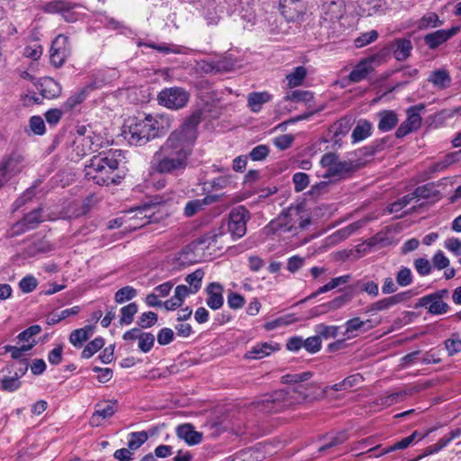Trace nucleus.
<instances>
[{"instance_id":"1","label":"nucleus","mask_w":461,"mask_h":461,"mask_svg":"<svg viewBox=\"0 0 461 461\" xmlns=\"http://www.w3.org/2000/svg\"><path fill=\"white\" fill-rule=\"evenodd\" d=\"M200 122L201 115L194 113L169 134L152 157L151 167L154 171L164 175L178 176L186 169Z\"/></svg>"},{"instance_id":"2","label":"nucleus","mask_w":461,"mask_h":461,"mask_svg":"<svg viewBox=\"0 0 461 461\" xmlns=\"http://www.w3.org/2000/svg\"><path fill=\"white\" fill-rule=\"evenodd\" d=\"M121 149H110L94 156L86 167V176L99 185L117 184L119 164L124 159Z\"/></svg>"},{"instance_id":"3","label":"nucleus","mask_w":461,"mask_h":461,"mask_svg":"<svg viewBox=\"0 0 461 461\" xmlns=\"http://www.w3.org/2000/svg\"><path fill=\"white\" fill-rule=\"evenodd\" d=\"M162 132L158 120L152 115L130 119L122 131L124 138L134 146H142Z\"/></svg>"},{"instance_id":"4","label":"nucleus","mask_w":461,"mask_h":461,"mask_svg":"<svg viewBox=\"0 0 461 461\" xmlns=\"http://www.w3.org/2000/svg\"><path fill=\"white\" fill-rule=\"evenodd\" d=\"M129 227L137 229L149 223L158 222L168 215V210L161 202L144 203L127 212Z\"/></svg>"},{"instance_id":"5","label":"nucleus","mask_w":461,"mask_h":461,"mask_svg":"<svg viewBox=\"0 0 461 461\" xmlns=\"http://www.w3.org/2000/svg\"><path fill=\"white\" fill-rule=\"evenodd\" d=\"M290 393V392H285V390H278L271 394L262 395L254 402V407L259 412L276 413L305 400V395L293 400L289 396Z\"/></svg>"},{"instance_id":"6","label":"nucleus","mask_w":461,"mask_h":461,"mask_svg":"<svg viewBox=\"0 0 461 461\" xmlns=\"http://www.w3.org/2000/svg\"><path fill=\"white\" fill-rule=\"evenodd\" d=\"M85 128L77 130L80 137L74 141L75 151L78 157H84L92 152H97L101 149L107 148L113 141L104 137L101 133L90 132L86 136Z\"/></svg>"},{"instance_id":"7","label":"nucleus","mask_w":461,"mask_h":461,"mask_svg":"<svg viewBox=\"0 0 461 461\" xmlns=\"http://www.w3.org/2000/svg\"><path fill=\"white\" fill-rule=\"evenodd\" d=\"M388 55L387 50H381L372 56L361 59L351 70L348 80L352 83H358L365 80L375 68L384 63Z\"/></svg>"},{"instance_id":"8","label":"nucleus","mask_w":461,"mask_h":461,"mask_svg":"<svg viewBox=\"0 0 461 461\" xmlns=\"http://www.w3.org/2000/svg\"><path fill=\"white\" fill-rule=\"evenodd\" d=\"M188 100V92L177 86L165 88L158 95V104L172 110L183 108Z\"/></svg>"},{"instance_id":"9","label":"nucleus","mask_w":461,"mask_h":461,"mask_svg":"<svg viewBox=\"0 0 461 461\" xmlns=\"http://www.w3.org/2000/svg\"><path fill=\"white\" fill-rule=\"evenodd\" d=\"M249 212L244 206L233 208L229 214L228 228L233 239H240L246 234Z\"/></svg>"},{"instance_id":"10","label":"nucleus","mask_w":461,"mask_h":461,"mask_svg":"<svg viewBox=\"0 0 461 461\" xmlns=\"http://www.w3.org/2000/svg\"><path fill=\"white\" fill-rule=\"evenodd\" d=\"M425 109L423 104L411 106L407 109V118L402 122L395 131L396 138H403L411 132L417 131L421 125L420 113Z\"/></svg>"},{"instance_id":"11","label":"nucleus","mask_w":461,"mask_h":461,"mask_svg":"<svg viewBox=\"0 0 461 461\" xmlns=\"http://www.w3.org/2000/svg\"><path fill=\"white\" fill-rule=\"evenodd\" d=\"M71 54V47L68 42V37L64 34H59L52 41L50 48V63L55 68L61 67Z\"/></svg>"},{"instance_id":"12","label":"nucleus","mask_w":461,"mask_h":461,"mask_svg":"<svg viewBox=\"0 0 461 461\" xmlns=\"http://www.w3.org/2000/svg\"><path fill=\"white\" fill-rule=\"evenodd\" d=\"M23 161L21 155L14 153L0 162V188L21 172Z\"/></svg>"},{"instance_id":"13","label":"nucleus","mask_w":461,"mask_h":461,"mask_svg":"<svg viewBox=\"0 0 461 461\" xmlns=\"http://www.w3.org/2000/svg\"><path fill=\"white\" fill-rule=\"evenodd\" d=\"M309 221H300L296 225L291 215L281 214L278 218L273 220L268 224V228L273 232L291 233L292 235L297 234L298 230L303 229Z\"/></svg>"},{"instance_id":"14","label":"nucleus","mask_w":461,"mask_h":461,"mask_svg":"<svg viewBox=\"0 0 461 461\" xmlns=\"http://www.w3.org/2000/svg\"><path fill=\"white\" fill-rule=\"evenodd\" d=\"M345 5L342 0H325L321 5V23H333L344 14Z\"/></svg>"},{"instance_id":"15","label":"nucleus","mask_w":461,"mask_h":461,"mask_svg":"<svg viewBox=\"0 0 461 461\" xmlns=\"http://www.w3.org/2000/svg\"><path fill=\"white\" fill-rule=\"evenodd\" d=\"M414 295V293L412 290H408L404 292H401L398 294H395L392 296L383 298L381 300H378L369 305V307L366 310V312H381L390 309L391 307L404 303L408 300H410Z\"/></svg>"},{"instance_id":"16","label":"nucleus","mask_w":461,"mask_h":461,"mask_svg":"<svg viewBox=\"0 0 461 461\" xmlns=\"http://www.w3.org/2000/svg\"><path fill=\"white\" fill-rule=\"evenodd\" d=\"M311 372H302L297 374H288L282 377V381L284 384H294V386L289 390H285V392H290V397L293 400L299 398L302 395H305V399L307 398V394L304 393L305 386L302 384V382L307 381L312 377Z\"/></svg>"},{"instance_id":"17","label":"nucleus","mask_w":461,"mask_h":461,"mask_svg":"<svg viewBox=\"0 0 461 461\" xmlns=\"http://www.w3.org/2000/svg\"><path fill=\"white\" fill-rule=\"evenodd\" d=\"M279 7L282 15L288 22L299 21L306 11L303 0H279Z\"/></svg>"},{"instance_id":"18","label":"nucleus","mask_w":461,"mask_h":461,"mask_svg":"<svg viewBox=\"0 0 461 461\" xmlns=\"http://www.w3.org/2000/svg\"><path fill=\"white\" fill-rule=\"evenodd\" d=\"M118 409V402L116 400L102 401L95 404V412L93 413L90 422L94 426H99L101 420L111 418Z\"/></svg>"},{"instance_id":"19","label":"nucleus","mask_w":461,"mask_h":461,"mask_svg":"<svg viewBox=\"0 0 461 461\" xmlns=\"http://www.w3.org/2000/svg\"><path fill=\"white\" fill-rule=\"evenodd\" d=\"M208 295L206 304L212 310H218L223 305V286L219 283H211L205 288Z\"/></svg>"},{"instance_id":"20","label":"nucleus","mask_w":461,"mask_h":461,"mask_svg":"<svg viewBox=\"0 0 461 461\" xmlns=\"http://www.w3.org/2000/svg\"><path fill=\"white\" fill-rule=\"evenodd\" d=\"M415 307H425L429 313L434 315L446 313L449 309L447 303L429 295L420 298Z\"/></svg>"},{"instance_id":"21","label":"nucleus","mask_w":461,"mask_h":461,"mask_svg":"<svg viewBox=\"0 0 461 461\" xmlns=\"http://www.w3.org/2000/svg\"><path fill=\"white\" fill-rule=\"evenodd\" d=\"M176 435L189 446L199 444L203 438V434L196 431L194 426L189 423L179 425L176 428Z\"/></svg>"},{"instance_id":"22","label":"nucleus","mask_w":461,"mask_h":461,"mask_svg":"<svg viewBox=\"0 0 461 461\" xmlns=\"http://www.w3.org/2000/svg\"><path fill=\"white\" fill-rule=\"evenodd\" d=\"M352 298H353L352 293H345L326 303L317 306L314 309V311H315L314 314L319 315V314L328 312L330 311H335L337 309H339L342 306L348 303L352 300Z\"/></svg>"},{"instance_id":"23","label":"nucleus","mask_w":461,"mask_h":461,"mask_svg":"<svg viewBox=\"0 0 461 461\" xmlns=\"http://www.w3.org/2000/svg\"><path fill=\"white\" fill-rule=\"evenodd\" d=\"M278 349V344L264 342L252 347L249 351H247L245 357L248 359H261Z\"/></svg>"},{"instance_id":"24","label":"nucleus","mask_w":461,"mask_h":461,"mask_svg":"<svg viewBox=\"0 0 461 461\" xmlns=\"http://www.w3.org/2000/svg\"><path fill=\"white\" fill-rule=\"evenodd\" d=\"M379 119L378 130L383 132L393 130L398 123L399 119L397 113L393 110H383L377 113Z\"/></svg>"},{"instance_id":"25","label":"nucleus","mask_w":461,"mask_h":461,"mask_svg":"<svg viewBox=\"0 0 461 461\" xmlns=\"http://www.w3.org/2000/svg\"><path fill=\"white\" fill-rule=\"evenodd\" d=\"M351 125V121L348 118H341L334 122L329 129V134L331 136V140L337 144L341 140V138L348 133Z\"/></svg>"},{"instance_id":"26","label":"nucleus","mask_w":461,"mask_h":461,"mask_svg":"<svg viewBox=\"0 0 461 461\" xmlns=\"http://www.w3.org/2000/svg\"><path fill=\"white\" fill-rule=\"evenodd\" d=\"M95 330L94 325H86L83 328L77 329L70 333L69 342L76 348H81L84 342L93 335Z\"/></svg>"},{"instance_id":"27","label":"nucleus","mask_w":461,"mask_h":461,"mask_svg":"<svg viewBox=\"0 0 461 461\" xmlns=\"http://www.w3.org/2000/svg\"><path fill=\"white\" fill-rule=\"evenodd\" d=\"M372 131L373 125L369 121L366 119L359 120L351 134L353 142L364 140L372 134Z\"/></svg>"},{"instance_id":"28","label":"nucleus","mask_w":461,"mask_h":461,"mask_svg":"<svg viewBox=\"0 0 461 461\" xmlns=\"http://www.w3.org/2000/svg\"><path fill=\"white\" fill-rule=\"evenodd\" d=\"M418 434H419L418 431L415 430L410 436L403 438L401 440L393 443L390 447H387L382 449L380 452L375 453L373 456L379 457L381 456H384L385 454H388V453L395 451V450L405 449L414 442Z\"/></svg>"},{"instance_id":"29","label":"nucleus","mask_w":461,"mask_h":461,"mask_svg":"<svg viewBox=\"0 0 461 461\" xmlns=\"http://www.w3.org/2000/svg\"><path fill=\"white\" fill-rule=\"evenodd\" d=\"M41 95L45 98H54L60 94L59 85L50 77L43 78L40 83L39 87Z\"/></svg>"},{"instance_id":"30","label":"nucleus","mask_w":461,"mask_h":461,"mask_svg":"<svg viewBox=\"0 0 461 461\" xmlns=\"http://www.w3.org/2000/svg\"><path fill=\"white\" fill-rule=\"evenodd\" d=\"M42 221L41 209L38 208L24 215L23 220L18 223L23 231L35 229L40 222Z\"/></svg>"},{"instance_id":"31","label":"nucleus","mask_w":461,"mask_h":461,"mask_svg":"<svg viewBox=\"0 0 461 461\" xmlns=\"http://www.w3.org/2000/svg\"><path fill=\"white\" fill-rule=\"evenodd\" d=\"M363 226V222L355 221L341 228L330 236L331 242H340L354 234Z\"/></svg>"},{"instance_id":"32","label":"nucleus","mask_w":461,"mask_h":461,"mask_svg":"<svg viewBox=\"0 0 461 461\" xmlns=\"http://www.w3.org/2000/svg\"><path fill=\"white\" fill-rule=\"evenodd\" d=\"M270 101L267 92H253L248 95V105L254 113H258L264 104Z\"/></svg>"},{"instance_id":"33","label":"nucleus","mask_w":461,"mask_h":461,"mask_svg":"<svg viewBox=\"0 0 461 461\" xmlns=\"http://www.w3.org/2000/svg\"><path fill=\"white\" fill-rule=\"evenodd\" d=\"M353 170V165L348 161H341L338 158L334 166L330 169H326L323 174L324 177H342L345 174Z\"/></svg>"},{"instance_id":"34","label":"nucleus","mask_w":461,"mask_h":461,"mask_svg":"<svg viewBox=\"0 0 461 461\" xmlns=\"http://www.w3.org/2000/svg\"><path fill=\"white\" fill-rule=\"evenodd\" d=\"M370 320L362 321L358 317L352 318L350 320H348L344 326H345V332L344 336L347 337V339H352L356 337V334H354L355 331L359 330H366L365 326L367 323H370Z\"/></svg>"},{"instance_id":"35","label":"nucleus","mask_w":461,"mask_h":461,"mask_svg":"<svg viewBox=\"0 0 461 461\" xmlns=\"http://www.w3.org/2000/svg\"><path fill=\"white\" fill-rule=\"evenodd\" d=\"M428 81L438 89H445L449 86L451 78L446 70L437 69L431 72Z\"/></svg>"},{"instance_id":"36","label":"nucleus","mask_w":461,"mask_h":461,"mask_svg":"<svg viewBox=\"0 0 461 461\" xmlns=\"http://www.w3.org/2000/svg\"><path fill=\"white\" fill-rule=\"evenodd\" d=\"M412 50V44L410 40L400 39L394 43L393 56L399 60H405L410 55Z\"/></svg>"},{"instance_id":"37","label":"nucleus","mask_w":461,"mask_h":461,"mask_svg":"<svg viewBox=\"0 0 461 461\" xmlns=\"http://www.w3.org/2000/svg\"><path fill=\"white\" fill-rule=\"evenodd\" d=\"M212 201H214V198L212 196H206L203 199H195L189 201L184 208L185 216H194L195 213L201 211L204 205L211 203Z\"/></svg>"},{"instance_id":"38","label":"nucleus","mask_w":461,"mask_h":461,"mask_svg":"<svg viewBox=\"0 0 461 461\" xmlns=\"http://www.w3.org/2000/svg\"><path fill=\"white\" fill-rule=\"evenodd\" d=\"M447 41V34L445 32V30H438L424 37V42L430 50L438 48Z\"/></svg>"},{"instance_id":"39","label":"nucleus","mask_w":461,"mask_h":461,"mask_svg":"<svg viewBox=\"0 0 461 461\" xmlns=\"http://www.w3.org/2000/svg\"><path fill=\"white\" fill-rule=\"evenodd\" d=\"M339 326L335 325H326L323 323L318 324L314 327V331L316 335L319 337L320 340L321 339H330L337 337L339 333Z\"/></svg>"},{"instance_id":"40","label":"nucleus","mask_w":461,"mask_h":461,"mask_svg":"<svg viewBox=\"0 0 461 461\" xmlns=\"http://www.w3.org/2000/svg\"><path fill=\"white\" fill-rule=\"evenodd\" d=\"M307 71L304 67L295 68L290 74L286 76L287 85L289 87H296L302 85L306 77Z\"/></svg>"},{"instance_id":"41","label":"nucleus","mask_w":461,"mask_h":461,"mask_svg":"<svg viewBox=\"0 0 461 461\" xmlns=\"http://www.w3.org/2000/svg\"><path fill=\"white\" fill-rule=\"evenodd\" d=\"M68 3V1L66 0H51L45 3L41 6V10L46 14L62 15L63 12L66 11Z\"/></svg>"},{"instance_id":"42","label":"nucleus","mask_w":461,"mask_h":461,"mask_svg":"<svg viewBox=\"0 0 461 461\" xmlns=\"http://www.w3.org/2000/svg\"><path fill=\"white\" fill-rule=\"evenodd\" d=\"M37 341L35 339L32 340L30 344H23L21 347H15L11 345H6L4 348L5 352L11 354V357L14 359H20L25 352L31 350L35 345Z\"/></svg>"},{"instance_id":"43","label":"nucleus","mask_w":461,"mask_h":461,"mask_svg":"<svg viewBox=\"0 0 461 461\" xmlns=\"http://www.w3.org/2000/svg\"><path fill=\"white\" fill-rule=\"evenodd\" d=\"M138 312V305L136 303H131L121 309V325H129L132 322L134 315Z\"/></svg>"},{"instance_id":"44","label":"nucleus","mask_w":461,"mask_h":461,"mask_svg":"<svg viewBox=\"0 0 461 461\" xmlns=\"http://www.w3.org/2000/svg\"><path fill=\"white\" fill-rule=\"evenodd\" d=\"M104 346V339L101 337H97L92 341L88 342L85 348L83 349L81 356L83 358H90L94 356L98 350H100Z\"/></svg>"},{"instance_id":"45","label":"nucleus","mask_w":461,"mask_h":461,"mask_svg":"<svg viewBox=\"0 0 461 461\" xmlns=\"http://www.w3.org/2000/svg\"><path fill=\"white\" fill-rule=\"evenodd\" d=\"M145 46L155 49L159 52L164 54L175 53V54H185V48L182 46L173 45V44H153V43H145Z\"/></svg>"},{"instance_id":"46","label":"nucleus","mask_w":461,"mask_h":461,"mask_svg":"<svg viewBox=\"0 0 461 461\" xmlns=\"http://www.w3.org/2000/svg\"><path fill=\"white\" fill-rule=\"evenodd\" d=\"M442 22L439 20L438 16L435 13H429L419 20L417 26L420 30H426L440 26Z\"/></svg>"},{"instance_id":"47","label":"nucleus","mask_w":461,"mask_h":461,"mask_svg":"<svg viewBox=\"0 0 461 461\" xmlns=\"http://www.w3.org/2000/svg\"><path fill=\"white\" fill-rule=\"evenodd\" d=\"M2 389L7 392H15L21 387L18 372H15L13 376L4 375L0 378Z\"/></svg>"},{"instance_id":"48","label":"nucleus","mask_w":461,"mask_h":461,"mask_svg":"<svg viewBox=\"0 0 461 461\" xmlns=\"http://www.w3.org/2000/svg\"><path fill=\"white\" fill-rule=\"evenodd\" d=\"M204 276V272L203 269L198 268L193 273L189 274L185 277V282L189 284L193 293H197L202 285V280Z\"/></svg>"},{"instance_id":"49","label":"nucleus","mask_w":461,"mask_h":461,"mask_svg":"<svg viewBox=\"0 0 461 461\" xmlns=\"http://www.w3.org/2000/svg\"><path fill=\"white\" fill-rule=\"evenodd\" d=\"M137 295V290L130 285L123 286L114 294V300L117 303H123L133 299Z\"/></svg>"},{"instance_id":"50","label":"nucleus","mask_w":461,"mask_h":461,"mask_svg":"<svg viewBox=\"0 0 461 461\" xmlns=\"http://www.w3.org/2000/svg\"><path fill=\"white\" fill-rule=\"evenodd\" d=\"M148 439L146 431L131 432L128 440V447L131 450L138 449Z\"/></svg>"},{"instance_id":"51","label":"nucleus","mask_w":461,"mask_h":461,"mask_svg":"<svg viewBox=\"0 0 461 461\" xmlns=\"http://www.w3.org/2000/svg\"><path fill=\"white\" fill-rule=\"evenodd\" d=\"M444 345L449 357H453L461 352V339L456 334L446 339Z\"/></svg>"},{"instance_id":"52","label":"nucleus","mask_w":461,"mask_h":461,"mask_svg":"<svg viewBox=\"0 0 461 461\" xmlns=\"http://www.w3.org/2000/svg\"><path fill=\"white\" fill-rule=\"evenodd\" d=\"M155 337L150 332H142L139 339L138 347L143 353H148L154 346Z\"/></svg>"},{"instance_id":"53","label":"nucleus","mask_w":461,"mask_h":461,"mask_svg":"<svg viewBox=\"0 0 461 461\" xmlns=\"http://www.w3.org/2000/svg\"><path fill=\"white\" fill-rule=\"evenodd\" d=\"M41 330V328L40 325H32L25 330L22 331L18 335V339L23 344H30L32 343V339H35L33 337L38 335Z\"/></svg>"},{"instance_id":"54","label":"nucleus","mask_w":461,"mask_h":461,"mask_svg":"<svg viewBox=\"0 0 461 461\" xmlns=\"http://www.w3.org/2000/svg\"><path fill=\"white\" fill-rule=\"evenodd\" d=\"M460 154L461 150L447 154L442 160L437 162L434 165V169L436 171H442L446 169L447 167L456 163L458 160V157Z\"/></svg>"},{"instance_id":"55","label":"nucleus","mask_w":461,"mask_h":461,"mask_svg":"<svg viewBox=\"0 0 461 461\" xmlns=\"http://www.w3.org/2000/svg\"><path fill=\"white\" fill-rule=\"evenodd\" d=\"M286 100L311 103L313 100L312 93L309 91L294 90L285 96Z\"/></svg>"},{"instance_id":"56","label":"nucleus","mask_w":461,"mask_h":461,"mask_svg":"<svg viewBox=\"0 0 461 461\" xmlns=\"http://www.w3.org/2000/svg\"><path fill=\"white\" fill-rule=\"evenodd\" d=\"M157 321H158V315H157L156 312H143L140 316L137 323H138V325L140 328L148 329V328H150L153 325H155Z\"/></svg>"},{"instance_id":"57","label":"nucleus","mask_w":461,"mask_h":461,"mask_svg":"<svg viewBox=\"0 0 461 461\" xmlns=\"http://www.w3.org/2000/svg\"><path fill=\"white\" fill-rule=\"evenodd\" d=\"M396 283L400 286H408L412 283V274L410 268L402 267L396 274Z\"/></svg>"},{"instance_id":"58","label":"nucleus","mask_w":461,"mask_h":461,"mask_svg":"<svg viewBox=\"0 0 461 461\" xmlns=\"http://www.w3.org/2000/svg\"><path fill=\"white\" fill-rule=\"evenodd\" d=\"M378 37V32L375 30H371L369 32L362 33L355 40V45L357 48H362L373 41H375Z\"/></svg>"},{"instance_id":"59","label":"nucleus","mask_w":461,"mask_h":461,"mask_svg":"<svg viewBox=\"0 0 461 461\" xmlns=\"http://www.w3.org/2000/svg\"><path fill=\"white\" fill-rule=\"evenodd\" d=\"M413 199V196L411 194H408L402 198L398 199L394 203H392L389 207L388 211L390 213H396L401 212L404 207H406Z\"/></svg>"},{"instance_id":"60","label":"nucleus","mask_w":461,"mask_h":461,"mask_svg":"<svg viewBox=\"0 0 461 461\" xmlns=\"http://www.w3.org/2000/svg\"><path fill=\"white\" fill-rule=\"evenodd\" d=\"M79 5L75 3L68 1L66 11L62 14V18L68 23H75L80 18V14L76 11V8Z\"/></svg>"},{"instance_id":"61","label":"nucleus","mask_w":461,"mask_h":461,"mask_svg":"<svg viewBox=\"0 0 461 461\" xmlns=\"http://www.w3.org/2000/svg\"><path fill=\"white\" fill-rule=\"evenodd\" d=\"M86 98V90H80L77 93H75L70 97L67 99V101L64 103V108L67 110H72L77 105L81 104L85 99Z\"/></svg>"},{"instance_id":"62","label":"nucleus","mask_w":461,"mask_h":461,"mask_svg":"<svg viewBox=\"0 0 461 461\" xmlns=\"http://www.w3.org/2000/svg\"><path fill=\"white\" fill-rule=\"evenodd\" d=\"M293 183L296 192H302L309 185V176L303 172H297L293 176Z\"/></svg>"},{"instance_id":"63","label":"nucleus","mask_w":461,"mask_h":461,"mask_svg":"<svg viewBox=\"0 0 461 461\" xmlns=\"http://www.w3.org/2000/svg\"><path fill=\"white\" fill-rule=\"evenodd\" d=\"M268 154V146L261 144L253 148L249 156L253 161H261L265 159Z\"/></svg>"},{"instance_id":"64","label":"nucleus","mask_w":461,"mask_h":461,"mask_svg":"<svg viewBox=\"0 0 461 461\" xmlns=\"http://www.w3.org/2000/svg\"><path fill=\"white\" fill-rule=\"evenodd\" d=\"M303 348L309 353L315 354L321 348V341L317 335L303 339Z\"/></svg>"}]
</instances>
